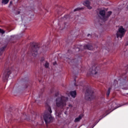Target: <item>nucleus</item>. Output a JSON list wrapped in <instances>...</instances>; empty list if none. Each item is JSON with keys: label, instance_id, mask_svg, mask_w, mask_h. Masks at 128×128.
Returning <instances> with one entry per match:
<instances>
[{"label": "nucleus", "instance_id": "nucleus-6", "mask_svg": "<svg viewBox=\"0 0 128 128\" xmlns=\"http://www.w3.org/2000/svg\"><path fill=\"white\" fill-rule=\"evenodd\" d=\"M124 34H126V30L121 26L118 28V30L116 33V38H122V36H124Z\"/></svg>", "mask_w": 128, "mask_h": 128}, {"label": "nucleus", "instance_id": "nucleus-19", "mask_svg": "<svg viewBox=\"0 0 128 128\" xmlns=\"http://www.w3.org/2000/svg\"><path fill=\"white\" fill-rule=\"evenodd\" d=\"M11 6H12V1L10 2V4L8 6V8H10Z\"/></svg>", "mask_w": 128, "mask_h": 128}, {"label": "nucleus", "instance_id": "nucleus-26", "mask_svg": "<svg viewBox=\"0 0 128 128\" xmlns=\"http://www.w3.org/2000/svg\"><path fill=\"white\" fill-rule=\"evenodd\" d=\"M80 51V49H78V52H79Z\"/></svg>", "mask_w": 128, "mask_h": 128}, {"label": "nucleus", "instance_id": "nucleus-27", "mask_svg": "<svg viewBox=\"0 0 128 128\" xmlns=\"http://www.w3.org/2000/svg\"><path fill=\"white\" fill-rule=\"evenodd\" d=\"M114 82H116V80H114Z\"/></svg>", "mask_w": 128, "mask_h": 128}, {"label": "nucleus", "instance_id": "nucleus-15", "mask_svg": "<svg viewBox=\"0 0 128 128\" xmlns=\"http://www.w3.org/2000/svg\"><path fill=\"white\" fill-rule=\"evenodd\" d=\"M4 32H6V31H4V30L2 28H0V34H4Z\"/></svg>", "mask_w": 128, "mask_h": 128}, {"label": "nucleus", "instance_id": "nucleus-1", "mask_svg": "<svg viewBox=\"0 0 128 128\" xmlns=\"http://www.w3.org/2000/svg\"><path fill=\"white\" fill-rule=\"evenodd\" d=\"M46 106L48 110L46 111L44 114V119L46 124H48L52 122V116L51 114L52 111V108H50L48 104H46Z\"/></svg>", "mask_w": 128, "mask_h": 128}, {"label": "nucleus", "instance_id": "nucleus-3", "mask_svg": "<svg viewBox=\"0 0 128 128\" xmlns=\"http://www.w3.org/2000/svg\"><path fill=\"white\" fill-rule=\"evenodd\" d=\"M112 14V11H109L108 13H106V11L104 10H102L99 12L98 16L101 18V20L106 22L108 20V17L110 16Z\"/></svg>", "mask_w": 128, "mask_h": 128}, {"label": "nucleus", "instance_id": "nucleus-9", "mask_svg": "<svg viewBox=\"0 0 128 128\" xmlns=\"http://www.w3.org/2000/svg\"><path fill=\"white\" fill-rule=\"evenodd\" d=\"M90 73H89V74H94V76H96V74L98 72L96 70L95 66H93L92 67V68H90Z\"/></svg>", "mask_w": 128, "mask_h": 128}, {"label": "nucleus", "instance_id": "nucleus-23", "mask_svg": "<svg viewBox=\"0 0 128 128\" xmlns=\"http://www.w3.org/2000/svg\"><path fill=\"white\" fill-rule=\"evenodd\" d=\"M88 36H92V35H90V34H88Z\"/></svg>", "mask_w": 128, "mask_h": 128}, {"label": "nucleus", "instance_id": "nucleus-25", "mask_svg": "<svg viewBox=\"0 0 128 128\" xmlns=\"http://www.w3.org/2000/svg\"><path fill=\"white\" fill-rule=\"evenodd\" d=\"M64 114H66V112H65Z\"/></svg>", "mask_w": 128, "mask_h": 128}, {"label": "nucleus", "instance_id": "nucleus-5", "mask_svg": "<svg viewBox=\"0 0 128 128\" xmlns=\"http://www.w3.org/2000/svg\"><path fill=\"white\" fill-rule=\"evenodd\" d=\"M38 44L34 43L32 44L31 54L33 56H38Z\"/></svg>", "mask_w": 128, "mask_h": 128}, {"label": "nucleus", "instance_id": "nucleus-17", "mask_svg": "<svg viewBox=\"0 0 128 128\" xmlns=\"http://www.w3.org/2000/svg\"><path fill=\"white\" fill-rule=\"evenodd\" d=\"M82 8H76V9L74 10V12H78V10H82Z\"/></svg>", "mask_w": 128, "mask_h": 128}, {"label": "nucleus", "instance_id": "nucleus-24", "mask_svg": "<svg viewBox=\"0 0 128 128\" xmlns=\"http://www.w3.org/2000/svg\"><path fill=\"white\" fill-rule=\"evenodd\" d=\"M2 52H0V56H2Z\"/></svg>", "mask_w": 128, "mask_h": 128}, {"label": "nucleus", "instance_id": "nucleus-22", "mask_svg": "<svg viewBox=\"0 0 128 128\" xmlns=\"http://www.w3.org/2000/svg\"><path fill=\"white\" fill-rule=\"evenodd\" d=\"M69 107H70V108H72V104H69Z\"/></svg>", "mask_w": 128, "mask_h": 128}, {"label": "nucleus", "instance_id": "nucleus-20", "mask_svg": "<svg viewBox=\"0 0 128 128\" xmlns=\"http://www.w3.org/2000/svg\"><path fill=\"white\" fill-rule=\"evenodd\" d=\"M5 48H6V46L0 48L1 52H2V50H4Z\"/></svg>", "mask_w": 128, "mask_h": 128}, {"label": "nucleus", "instance_id": "nucleus-7", "mask_svg": "<svg viewBox=\"0 0 128 128\" xmlns=\"http://www.w3.org/2000/svg\"><path fill=\"white\" fill-rule=\"evenodd\" d=\"M10 70H6L3 74V80H6L8 78V76L10 74Z\"/></svg>", "mask_w": 128, "mask_h": 128}, {"label": "nucleus", "instance_id": "nucleus-21", "mask_svg": "<svg viewBox=\"0 0 128 128\" xmlns=\"http://www.w3.org/2000/svg\"><path fill=\"white\" fill-rule=\"evenodd\" d=\"M58 96V93L55 94V96Z\"/></svg>", "mask_w": 128, "mask_h": 128}, {"label": "nucleus", "instance_id": "nucleus-16", "mask_svg": "<svg viewBox=\"0 0 128 128\" xmlns=\"http://www.w3.org/2000/svg\"><path fill=\"white\" fill-rule=\"evenodd\" d=\"M15 10L14 12V14H20V11H17L18 10V9H15Z\"/></svg>", "mask_w": 128, "mask_h": 128}, {"label": "nucleus", "instance_id": "nucleus-18", "mask_svg": "<svg viewBox=\"0 0 128 128\" xmlns=\"http://www.w3.org/2000/svg\"><path fill=\"white\" fill-rule=\"evenodd\" d=\"M45 68H48L49 66V64L48 62H46L45 64H44Z\"/></svg>", "mask_w": 128, "mask_h": 128}, {"label": "nucleus", "instance_id": "nucleus-8", "mask_svg": "<svg viewBox=\"0 0 128 128\" xmlns=\"http://www.w3.org/2000/svg\"><path fill=\"white\" fill-rule=\"evenodd\" d=\"M83 4L85 6H86L88 10H92V6H91L90 2L88 0L84 2Z\"/></svg>", "mask_w": 128, "mask_h": 128}, {"label": "nucleus", "instance_id": "nucleus-28", "mask_svg": "<svg viewBox=\"0 0 128 128\" xmlns=\"http://www.w3.org/2000/svg\"><path fill=\"white\" fill-rule=\"evenodd\" d=\"M64 18H66V16H64Z\"/></svg>", "mask_w": 128, "mask_h": 128}, {"label": "nucleus", "instance_id": "nucleus-11", "mask_svg": "<svg viewBox=\"0 0 128 128\" xmlns=\"http://www.w3.org/2000/svg\"><path fill=\"white\" fill-rule=\"evenodd\" d=\"M82 116H84V115H82V114L80 115L78 118H75L74 122H80V120L82 118Z\"/></svg>", "mask_w": 128, "mask_h": 128}, {"label": "nucleus", "instance_id": "nucleus-14", "mask_svg": "<svg viewBox=\"0 0 128 128\" xmlns=\"http://www.w3.org/2000/svg\"><path fill=\"white\" fill-rule=\"evenodd\" d=\"M112 90V88H108L107 92H106V96H110V90Z\"/></svg>", "mask_w": 128, "mask_h": 128}, {"label": "nucleus", "instance_id": "nucleus-4", "mask_svg": "<svg viewBox=\"0 0 128 128\" xmlns=\"http://www.w3.org/2000/svg\"><path fill=\"white\" fill-rule=\"evenodd\" d=\"M94 98V90L92 88H88L85 94L86 100H90Z\"/></svg>", "mask_w": 128, "mask_h": 128}, {"label": "nucleus", "instance_id": "nucleus-13", "mask_svg": "<svg viewBox=\"0 0 128 128\" xmlns=\"http://www.w3.org/2000/svg\"><path fill=\"white\" fill-rule=\"evenodd\" d=\"M8 2H10V0H2V4H8Z\"/></svg>", "mask_w": 128, "mask_h": 128}, {"label": "nucleus", "instance_id": "nucleus-10", "mask_svg": "<svg viewBox=\"0 0 128 128\" xmlns=\"http://www.w3.org/2000/svg\"><path fill=\"white\" fill-rule=\"evenodd\" d=\"M84 50H94V47L92 45L88 44L86 46H84Z\"/></svg>", "mask_w": 128, "mask_h": 128}, {"label": "nucleus", "instance_id": "nucleus-12", "mask_svg": "<svg viewBox=\"0 0 128 128\" xmlns=\"http://www.w3.org/2000/svg\"><path fill=\"white\" fill-rule=\"evenodd\" d=\"M70 94L71 96H72V98H76V91L71 92H70Z\"/></svg>", "mask_w": 128, "mask_h": 128}, {"label": "nucleus", "instance_id": "nucleus-2", "mask_svg": "<svg viewBox=\"0 0 128 128\" xmlns=\"http://www.w3.org/2000/svg\"><path fill=\"white\" fill-rule=\"evenodd\" d=\"M68 100V98L64 96H58L56 99V106L58 108H64L66 106V102Z\"/></svg>", "mask_w": 128, "mask_h": 128}]
</instances>
